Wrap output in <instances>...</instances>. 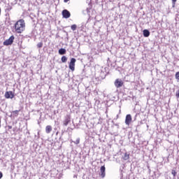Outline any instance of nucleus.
I'll return each mask as SVG.
<instances>
[{
	"label": "nucleus",
	"instance_id": "31",
	"mask_svg": "<svg viewBox=\"0 0 179 179\" xmlns=\"http://www.w3.org/2000/svg\"><path fill=\"white\" fill-rule=\"evenodd\" d=\"M8 15H9V14H6V16H8Z\"/></svg>",
	"mask_w": 179,
	"mask_h": 179
},
{
	"label": "nucleus",
	"instance_id": "12",
	"mask_svg": "<svg viewBox=\"0 0 179 179\" xmlns=\"http://www.w3.org/2000/svg\"><path fill=\"white\" fill-rule=\"evenodd\" d=\"M59 55H65L66 54V50L65 48H61L59 50Z\"/></svg>",
	"mask_w": 179,
	"mask_h": 179
},
{
	"label": "nucleus",
	"instance_id": "2",
	"mask_svg": "<svg viewBox=\"0 0 179 179\" xmlns=\"http://www.w3.org/2000/svg\"><path fill=\"white\" fill-rule=\"evenodd\" d=\"M114 85L115 87L120 89V87H122V86L124 85V81H122V80L120 78H117L115 80Z\"/></svg>",
	"mask_w": 179,
	"mask_h": 179
},
{
	"label": "nucleus",
	"instance_id": "18",
	"mask_svg": "<svg viewBox=\"0 0 179 179\" xmlns=\"http://www.w3.org/2000/svg\"><path fill=\"white\" fill-rule=\"evenodd\" d=\"M36 45L38 48H43V42L38 43Z\"/></svg>",
	"mask_w": 179,
	"mask_h": 179
},
{
	"label": "nucleus",
	"instance_id": "29",
	"mask_svg": "<svg viewBox=\"0 0 179 179\" xmlns=\"http://www.w3.org/2000/svg\"><path fill=\"white\" fill-rule=\"evenodd\" d=\"M8 20H10V18H9V17H8H8H6V20H8Z\"/></svg>",
	"mask_w": 179,
	"mask_h": 179
},
{
	"label": "nucleus",
	"instance_id": "22",
	"mask_svg": "<svg viewBox=\"0 0 179 179\" xmlns=\"http://www.w3.org/2000/svg\"><path fill=\"white\" fill-rule=\"evenodd\" d=\"M13 114H16L17 115V114H19V110H16L13 111Z\"/></svg>",
	"mask_w": 179,
	"mask_h": 179
},
{
	"label": "nucleus",
	"instance_id": "24",
	"mask_svg": "<svg viewBox=\"0 0 179 179\" xmlns=\"http://www.w3.org/2000/svg\"><path fill=\"white\" fill-rule=\"evenodd\" d=\"M2 177H3V174H2V172H0V179L2 178Z\"/></svg>",
	"mask_w": 179,
	"mask_h": 179
},
{
	"label": "nucleus",
	"instance_id": "5",
	"mask_svg": "<svg viewBox=\"0 0 179 179\" xmlns=\"http://www.w3.org/2000/svg\"><path fill=\"white\" fill-rule=\"evenodd\" d=\"M62 15L64 19H69L71 17V13L66 9L62 10Z\"/></svg>",
	"mask_w": 179,
	"mask_h": 179
},
{
	"label": "nucleus",
	"instance_id": "11",
	"mask_svg": "<svg viewBox=\"0 0 179 179\" xmlns=\"http://www.w3.org/2000/svg\"><path fill=\"white\" fill-rule=\"evenodd\" d=\"M51 131H52V127L48 125L45 127V132L46 134H50Z\"/></svg>",
	"mask_w": 179,
	"mask_h": 179
},
{
	"label": "nucleus",
	"instance_id": "19",
	"mask_svg": "<svg viewBox=\"0 0 179 179\" xmlns=\"http://www.w3.org/2000/svg\"><path fill=\"white\" fill-rule=\"evenodd\" d=\"M171 174L173 176V177H176L177 172L176 171V170L173 169L171 171Z\"/></svg>",
	"mask_w": 179,
	"mask_h": 179
},
{
	"label": "nucleus",
	"instance_id": "25",
	"mask_svg": "<svg viewBox=\"0 0 179 179\" xmlns=\"http://www.w3.org/2000/svg\"><path fill=\"white\" fill-rule=\"evenodd\" d=\"M172 2H173V5H175L176 3L177 2V0H172Z\"/></svg>",
	"mask_w": 179,
	"mask_h": 179
},
{
	"label": "nucleus",
	"instance_id": "8",
	"mask_svg": "<svg viewBox=\"0 0 179 179\" xmlns=\"http://www.w3.org/2000/svg\"><path fill=\"white\" fill-rule=\"evenodd\" d=\"M5 97L6 99H13V97H15V94H13L12 91L6 92Z\"/></svg>",
	"mask_w": 179,
	"mask_h": 179
},
{
	"label": "nucleus",
	"instance_id": "27",
	"mask_svg": "<svg viewBox=\"0 0 179 179\" xmlns=\"http://www.w3.org/2000/svg\"><path fill=\"white\" fill-rule=\"evenodd\" d=\"M69 0H64V2L66 3L69 2Z\"/></svg>",
	"mask_w": 179,
	"mask_h": 179
},
{
	"label": "nucleus",
	"instance_id": "7",
	"mask_svg": "<svg viewBox=\"0 0 179 179\" xmlns=\"http://www.w3.org/2000/svg\"><path fill=\"white\" fill-rule=\"evenodd\" d=\"M99 176L101 177V178H104L106 177V166H102L101 167Z\"/></svg>",
	"mask_w": 179,
	"mask_h": 179
},
{
	"label": "nucleus",
	"instance_id": "26",
	"mask_svg": "<svg viewBox=\"0 0 179 179\" xmlns=\"http://www.w3.org/2000/svg\"><path fill=\"white\" fill-rule=\"evenodd\" d=\"M8 129H12V126H8Z\"/></svg>",
	"mask_w": 179,
	"mask_h": 179
},
{
	"label": "nucleus",
	"instance_id": "9",
	"mask_svg": "<svg viewBox=\"0 0 179 179\" xmlns=\"http://www.w3.org/2000/svg\"><path fill=\"white\" fill-rule=\"evenodd\" d=\"M132 121V116L129 114L126 115V119H125V124L126 125H129Z\"/></svg>",
	"mask_w": 179,
	"mask_h": 179
},
{
	"label": "nucleus",
	"instance_id": "17",
	"mask_svg": "<svg viewBox=\"0 0 179 179\" xmlns=\"http://www.w3.org/2000/svg\"><path fill=\"white\" fill-rule=\"evenodd\" d=\"M76 27H77L76 24H73L71 25V30H73V31H75V30H76Z\"/></svg>",
	"mask_w": 179,
	"mask_h": 179
},
{
	"label": "nucleus",
	"instance_id": "30",
	"mask_svg": "<svg viewBox=\"0 0 179 179\" xmlns=\"http://www.w3.org/2000/svg\"><path fill=\"white\" fill-rule=\"evenodd\" d=\"M0 128H1V117H0Z\"/></svg>",
	"mask_w": 179,
	"mask_h": 179
},
{
	"label": "nucleus",
	"instance_id": "10",
	"mask_svg": "<svg viewBox=\"0 0 179 179\" xmlns=\"http://www.w3.org/2000/svg\"><path fill=\"white\" fill-rule=\"evenodd\" d=\"M143 34L145 37H149V36H150V31H149L148 29H144L143 31Z\"/></svg>",
	"mask_w": 179,
	"mask_h": 179
},
{
	"label": "nucleus",
	"instance_id": "14",
	"mask_svg": "<svg viewBox=\"0 0 179 179\" xmlns=\"http://www.w3.org/2000/svg\"><path fill=\"white\" fill-rule=\"evenodd\" d=\"M100 76H101V79H106V73L101 71Z\"/></svg>",
	"mask_w": 179,
	"mask_h": 179
},
{
	"label": "nucleus",
	"instance_id": "4",
	"mask_svg": "<svg viewBox=\"0 0 179 179\" xmlns=\"http://www.w3.org/2000/svg\"><path fill=\"white\" fill-rule=\"evenodd\" d=\"M76 59H75L73 57L71 59V61H70V63H69V68L72 71H75V64H76Z\"/></svg>",
	"mask_w": 179,
	"mask_h": 179
},
{
	"label": "nucleus",
	"instance_id": "6",
	"mask_svg": "<svg viewBox=\"0 0 179 179\" xmlns=\"http://www.w3.org/2000/svg\"><path fill=\"white\" fill-rule=\"evenodd\" d=\"M69 122H71V116H69V115H66L64 117V120L63 121V125L64 127H67L68 124H69Z\"/></svg>",
	"mask_w": 179,
	"mask_h": 179
},
{
	"label": "nucleus",
	"instance_id": "1",
	"mask_svg": "<svg viewBox=\"0 0 179 179\" xmlns=\"http://www.w3.org/2000/svg\"><path fill=\"white\" fill-rule=\"evenodd\" d=\"M25 27H26V23L24 22V20L23 19L18 20L15 24V29L17 33H22V31H24Z\"/></svg>",
	"mask_w": 179,
	"mask_h": 179
},
{
	"label": "nucleus",
	"instance_id": "21",
	"mask_svg": "<svg viewBox=\"0 0 179 179\" xmlns=\"http://www.w3.org/2000/svg\"><path fill=\"white\" fill-rule=\"evenodd\" d=\"M176 96L177 97V99H179V90L178 91H176Z\"/></svg>",
	"mask_w": 179,
	"mask_h": 179
},
{
	"label": "nucleus",
	"instance_id": "13",
	"mask_svg": "<svg viewBox=\"0 0 179 179\" xmlns=\"http://www.w3.org/2000/svg\"><path fill=\"white\" fill-rule=\"evenodd\" d=\"M61 61L63 63L66 62V61H68V57H66V56H62L61 58Z\"/></svg>",
	"mask_w": 179,
	"mask_h": 179
},
{
	"label": "nucleus",
	"instance_id": "23",
	"mask_svg": "<svg viewBox=\"0 0 179 179\" xmlns=\"http://www.w3.org/2000/svg\"><path fill=\"white\" fill-rule=\"evenodd\" d=\"M12 10V7L10 6H8L7 8H6V10Z\"/></svg>",
	"mask_w": 179,
	"mask_h": 179
},
{
	"label": "nucleus",
	"instance_id": "15",
	"mask_svg": "<svg viewBox=\"0 0 179 179\" xmlns=\"http://www.w3.org/2000/svg\"><path fill=\"white\" fill-rule=\"evenodd\" d=\"M123 159L124 160H128L129 159V155L127 153H124V155L123 156Z\"/></svg>",
	"mask_w": 179,
	"mask_h": 179
},
{
	"label": "nucleus",
	"instance_id": "16",
	"mask_svg": "<svg viewBox=\"0 0 179 179\" xmlns=\"http://www.w3.org/2000/svg\"><path fill=\"white\" fill-rule=\"evenodd\" d=\"M72 142H73V143H75L76 145H79V143H80V138H78L76 141Z\"/></svg>",
	"mask_w": 179,
	"mask_h": 179
},
{
	"label": "nucleus",
	"instance_id": "3",
	"mask_svg": "<svg viewBox=\"0 0 179 179\" xmlns=\"http://www.w3.org/2000/svg\"><path fill=\"white\" fill-rule=\"evenodd\" d=\"M13 40H15V36H11L8 39L3 42V45H12V44H13Z\"/></svg>",
	"mask_w": 179,
	"mask_h": 179
},
{
	"label": "nucleus",
	"instance_id": "28",
	"mask_svg": "<svg viewBox=\"0 0 179 179\" xmlns=\"http://www.w3.org/2000/svg\"><path fill=\"white\" fill-rule=\"evenodd\" d=\"M136 117H137V115H136L135 117H134V121L136 120Z\"/></svg>",
	"mask_w": 179,
	"mask_h": 179
},
{
	"label": "nucleus",
	"instance_id": "20",
	"mask_svg": "<svg viewBox=\"0 0 179 179\" xmlns=\"http://www.w3.org/2000/svg\"><path fill=\"white\" fill-rule=\"evenodd\" d=\"M176 79H178L179 80V71L176 73Z\"/></svg>",
	"mask_w": 179,
	"mask_h": 179
}]
</instances>
